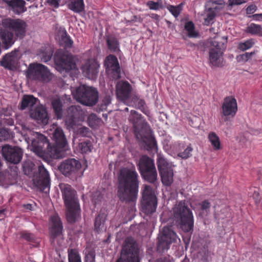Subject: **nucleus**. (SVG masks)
Segmentation results:
<instances>
[{
	"mask_svg": "<svg viewBox=\"0 0 262 262\" xmlns=\"http://www.w3.org/2000/svg\"><path fill=\"white\" fill-rule=\"evenodd\" d=\"M118 196L121 202H135L138 196L139 177L135 167L120 170L118 177Z\"/></svg>",
	"mask_w": 262,
	"mask_h": 262,
	"instance_id": "1",
	"label": "nucleus"
},
{
	"mask_svg": "<svg viewBox=\"0 0 262 262\" xmlns=\"http://www.w3.org/2000/svg\"><path fill=\"white\" fill-rule=\"evenodd\" d=\"M2 24L5 29H0V37L6 48L12 46L14 41V33L16 36L22 38L26 32V23L19 19L6 18Z\"/></svg>",
	"mask_w": 262,
	"mask_h": 262,
	"instance_id": "2",
	"label": "nucleus"
},
{
	"mask_svg": "<svg viewBox=\"0 0 262 262\" xmlns=\"http://www.w3.org/2000/svg\"><path fill=\"white\" fill-rule=\"evenodd\" d=\"M59 187L67 210V220L71 223H75L80 214V208L76 191L68 184L61 183Z\"/></svg>",
	"mask_w": 262,
	"mask_h": 262,
	"instance_id": "3",
	"label": "nucleus"
},
{
	"mask_svg": "<svg viewBox=\"0 0 262 262\" xmlns=\"http://www.w3.org/2000/svg\"><path fill=\"white\" fill-rule=\"evenodd\" d=\"M172 219L177 226L185 232L192 231L194 218L192 211L185 201H181L172 208Z\"/></svg>",
	"mask_w": 262,
	"mask_h": 262,
	"instance_id": "4",
	"label": "nucleus"
},
{
	"mask_svg": "<svg viewBox=\"0 0 262 262\" xmlns=\"http://www.w3.org/2000/svg\"><path fill=\"white\" fill-rule=\"evenodd\" d=\"M226 37H214L207 40L206 46L209 50V60L214 66H220L223 61L222 54L226 48Z\"/></svg>",
	"mask_w": 262,
	"mask_h": 262,
	"instance_id": "5",
	"label": "nucleus"
},
{
	"mask_svg": "<svg viewBox=\"0 0 262 262\" xmlns=\"http://www.w3.org/2000/svg\"><path fill=\"white\" fill-rule=\"evenodd\" d=\"M54 62L56 69L60 73L65 71L71 76L74 74L75 76L78 75V71L75 70L76 67L72 55L66 53L62 50L57 51L54 55Z\"/></svg>",
	"mask_w": 262,
	"mask_h": 262,
	"instance_id": "6",
	"label": "nucleus"
},
{
	"mask_svg": "<svg viewBox=\"0 0 262 262\" xmlns=\"http://www.w3.org/2000/svg\"><path fill=\"white\" fill-rule=\"evenodd\" d=\"M55 144L49 148L51 157L55 159L62 158L67 149L68 143L62 129L57 127L53 134Z\"/></svg>",
	"mask_w": 262,
	"mask_h": 262,
	"instance_id": "7",
	"label": "nucleus"
},
{
	"mask_svg": "<svg viewBox=\"0 0 262 262\" xmlns=\"http://www.w3.org/2000/svg\"><path fill=\"white\" fill-rule=\"evenodd\" d=\"M78 101L86 106H93L98 100V92L97 89L82 85L78 87L74 94Z\"/></svg>",
	"mask_w": 262,
	"mask_h": 262,
	"instance_id": "8",
	"label": "nucleus"
},
{
	"mask_svg": "<svg viewBox=\"0 0 262 262\" xmlns=\"http://www.w3.org/2000/svg\"><path fill=\"white\" fill-rule=\"evenodd\" d=\"M27 76L34 80L52 81L55 80L54 75L48 68L40 63H31L27 70Z\"/></svg>",
	"mask_w": 262,
	"mask_h": 262,
	"instance_id": "9",
	"label": "nucleus"
},
{
	"mask_svg": "<svg viewBox=\"0 0 262 262\" xmlns=\"http://www.w3.org/2000/svg\"><path fill=\"white\" fill-rule=\"evenodd\" d=\"M157 206V198L152 187L144 185L141 201L142 211L146 215L151 214L156 211Z\"/></svg>",
	"mask_w": 262,
	"mask_h": 262,
	"instance_id": "10",
	"label": "nucleus"
},
{
	"mask_svg": "<svg viewBox=\"0 0 262 262\" xmlns=\"http://www.w3.org/2000/svg\"><path fill=\"white\" fill-rule=\"evenodd\" d=\"M177 239L180 240L171 227H164L158 237L157 251L160 253L167 251L172 243L177 242Z\"/></svg>",
	"mask_w": 262,
	"mask_h": 262,
	"instance_id": "11",
	"label": "nucleus"
},
{
	"mask_svg": "<svg viewBox=\"0 0 262 262\" xmlns=\"http://www.w3.org/2000/svg\"><path fill=\"white\" fill-rule=\"evenodd\" d=\"M128 120L133 125L134 133L138 137L142 138L143 133L151 132L150 126L144 117L135 110H132Z\"/></svg>",
	"mask_w": 262,
	"mask_h": 262,
	"instance_id": "12",
	"label": "nucleus"
},
{
	"mask_svg": "<svg viewBox=\"0 0 262 262\" xmlns=\"http://www.w3.org/2000/svg\"><path fill=\"white\" fill-rule=\"evenodd\" d=\"M122 253L124 257L119 258L116 262H139L138 246L132 237L126 238Z\"/></svg>",
	"mask_w": 262,
	"mask_h": 262,
	"instance_id": "13",
	"label": "nucleus"
},
{
	"mask_svg": "<svg viewBox=\"0 0 262 262\" xmlns=\"http://www.w3.org/2000/svg\"><path fill=\"white\" fill-rule=\"evenodd\" d=\"M33 181L35 185L40 191L46 193L49 191L50 175L43 165L38 167L37 172L33 175Z\"/></svg>",
	"mask_w": 262,
	"mask_h": 262,
	"instance_id": "14",
	"label": "nucleus"
},
{
	"mask_svg": "<svg viewBox=\"0 0 262 262\" xmlns=\"http://www.w3.org/2000/svg\"><path fill=\"white\" fill-rule=\"evenodd\" d=\"M157 164L163 184L170 186L173 181V170L171 165L163 157L158 159Z\"/></svg>",
	"mask_w": 262,
	"mask_h": 262,
	"instance_id": "15",
	"label": "nucleus"
},
{
	"mask_svg": "<svg viewBox=\"0 0 262 262\" xmlns=\"http://www.w3.org/2000/svg\"><path fill=\"white\" fill-rule=\"evenodd\" d=\"M34 138L31 140V145L33 151L39 156H42L46 152H49L51 147L47 137L37 132L33 134Z\"/></svg>",
	"mask_w": 262,
	"mask_h": 262,
	"instance_id": "16",
	"label": "nucleus"
},
{
	"mask_svg": "<svg viewBox=\"0 0 262 262\" xmlns=\"http://www.w3.org/2000/svg\"><path fill=\"white\" fill-rule=\"evenodd\" d=\"M81 167V163L78 160L71 158L63 161L59 166V169L66 177L76 178Z\"/></svg>",
	"mask_w": 262,
	"mask_h": 262,
	"instance_id": "17",
	"label": "nucleus"
},
{
	"mask_svg": "<svg viewBox=\"0 0 262 262\" xmlns=\"http://www.w3.org/2000/svg\"><path fill=\"white\" fill-rule=\"evenodd\" d=\"M2 151L4 159L10 163L18 164L23 158V151L18 146L6 145L3 146Z\"/></svg>",
	"mask_w": 262,
	"mask_h": 262,
	"instance_id": "18",
	"label": "nucleus"
},
{
	"mask_svg": "<svg viewBox=\"0 0 262 262\" xmlns=\"http://www.w3.org/2000/svg\"><path fill=\"white\" fill-rule=\"evenodd\" d=\"M222 114L225 117H234L237 111L236 100L232 96L226 97L222 105Z\"/></svg>",
	"mask_w": 262,
	"mask_h": 262,
	"instance_id": "19",
	"label": "nucleus"
},
{
	"mask_svg": "<svg viewBox=\"0 0 262 262\" xmlns=\"http://www.w3.org/2000/svg\"><path fill=\"white\" fill-rule=\"evenodd\" d=\"M50 227L49 228L51 240L54 242L55 239L62 234L63 228L60 217L55 214L50 217Z\"/></svg>",
	"mask_w": 262,
	"mask_h": 262,
	"instance_id": "20",
	"label": "nucleus"
},
{
	"mask_svg": "<svg viewBox=\"0 0 262 262\" xmlns=\"http://www.w3.org/2000/svg\"><path fill=\"white\" fill-rule=\"evenodd\" d=\"M98 63L94 59L88 60L82 66L83 74L89 80H95L98 73Z\"/></svg>",
	"mask_w": 262,
	"mask_h": 262,
	"instance_id": "21",
	"label": "nucleus"
},
{
	"mask_svg": "<svg viewBox=\"0 0 262 262\" xmlns=\"http://www.w3.org/2000/svg\"><path fill=\"white\" fill-rule=\"evenodd\" d=\"M18 52L14 51L6 54L1 61V65L10 70L16 69L18 63Z\"/></svg>",
	"mask_w": 262,
	"mask_h": 262,
	"instance_id": "22",
	"label": "nucleus"
},
{
	"mask_svg": "<svg viewBox=\"0 0 262 262\" xmlns=\"http://www.w3.org/2000/svg\"><path fill=\"white\" fill-rule=\"evenodd\" d=\"M132 91L133 88L129 83H117L116 94L118 99L121 101L128 100Z\"/></svg>",
	"mask_w": 262,
	"mask_h": 262,
	"instance_id": "23",
	"label": "nucleus"
},
{
	"mask_svg": "<svg viewBox=\"0 0 262 262\" xmlns=\"http://www.w3.org/2000/svg\"><path fill=\"white\" fill-rule=\"evenodd\" d=\"M30 116L39 124L46 125L48 123L49 117L47 112L46 108L42 106L37 107L31 113Z\"/></svg>",
	"mask_w": 262,
	"mask_h": 262,
	"instance_id": "24",
	"label": "nucleus"
},
{
	"mask_svg": "<svg viewBox=\"0 0 262 262\" xmlns=\"http://www.w3.org/2000/svg\"><path fill=\"white\" fill-rule=\"evenodd\" d=\"M138 165L140 173L156 168L153 160L146 155L143 156L140 158Z\"/></svg>",
	"mask_w": 262,
	"mask_h": 262,
	"instance_id": "25",
	"label": "nucleus"
},
{
	"mask_svg": "<svg viewBox=\"0 0 262 262\" xmlns=\"http://www.w3.org/2000/svg\"><path fill=\"white\" fill-rule=\"evenodd\" d=\"M4 2L16 14H19L26 11V2L24 0H5Z\"/></svg>",
	"mask_w": 262,
	"mask_h": 262,
	"instance_id": "26",
	"label": "nucleus"
},
{
	"mask_svg": "<svg viewBox=\"0 0 262 262\" xmlns=\"http://www.w3.org/2000/svg\"><path fill=\"white\" fill-rule=\"evenodd\" d=\"M53 53V51L51 47H42L37 52V56L41 61L46 62L51 59Z\"/></svg>",
	"mask_w": 262,
	"mask_h": 262,
	"instance_id": "27",
	"label": "nucleus"
},
{
	"mask_svg": "<svg viewBox=\"0 0 262 262\" xmlns=\"http://www.w3.org/2000/svg\"><path fill=\"white\" fill-rule=\"evenodd\" d=\"M208 139L214 150H219L222 148L220 139L215 132H210L208 135Z\"/></svg>",
	"mask_w": 262,
	"mask_h": 262,
	"instance_id": "28",
	"label": "nucleus"
},
{
	"mask_svg": "<svg viewBox=\"0 0 262 262\" xmlns=\"http://www.w3.org/2000/svg\"><path fill=\"white\" fill-rule=\"evenodd\" d=\"M105 67L106 72L107 70H113L119 69V64L117 57L112 55L108 56L105 60Z\"/></svg>",
	"mask_w": 262,
	"mask_h": 262,
	"instance_id": "29",
	"label": "nucleus"
},
{
	"mask_svg": "<svg viewBox=\"0 0 262 262\" xmlns=\"http://www.w3.org/2000/svg\"><path fill=\"white\" fill-rule=\"evenodd\" d=\"M200 209L198 210L199 216L202 218L206 217L210 211L211 204L208 200H205L199 204Z\"/></svg>",
	"mask_w": 262,
	"mask_h": 262,
	"instance_id": "30",
	"label": "nucleus"
},
{
	"mask_svg": "<svg viewBox=\"0 0 262 262\" xmlns=\"http://www.w3.org/2000/svg\"><path fill=\"white\" fill-rule=\"evenodd\" d=\"M37 100V99L32 95L24 96L21 100L20 109L24 110L28 107L33 106L36 103Z\"/></svg>",
	"mask_w": 262,
	"mask_h": 262,
	"instance_id": "31",
	"label": "nucleus"
},
{
	"mask_svg": "<svg viewBox=\"0 0 262 262\" xmlns=\"http://www.w3.org/2000/svg\"><path fill=\"white\" fill-rule=\"evenodd\" d=\"M59 43L62 45L64 48H68L71 47L73 44V41L67 35L66 30H61L58 33Z\"/></svg>",
	"mask_w": 262,
	"mask_h": 262,
	"instance_id": "32",
	"label": "nucleus"
},
{
	"mask_svg": "<svg viewBox=\"0 0 262 262\" xmlns=\"http://www.w3.org/2000/svg\"><path fill=\"white\" fill-rule=\"evenodd\" d=\"M210 6L216 13L222 10L225 7V2L223 0L213 1L209 0L207 2L206 7Z\"/></svg>",
	"mask_w": 262,
	"mask_h": 262,
	"instance_id": "33",
	"label": "nucleus"
},
{
	"mask_svg": "<svg viewBox=\"0 0 262 262\" xmlns=\"http://www.w3.org/2000/svg\"><path fill=\"white\" fill-rule=\"evenodd\" d=\"M140 174L145 181L150 183H154L157 179V172L156 168Z\"/></svg>",
	"mask_w": 262,
	"mask_h": 262,
	"instance_id": "34",
	"label": "nucleus"
},
{
	"mask_svg": "<svg viewBox=\"0 0 262 262\" xmlns=\"http://www.w3.org/2000/svg\"><path fill=\"white\" fill-rule=\"evenodd\" d=\"M52 106L54 112L58 119L62 117L63 109L61 101L59 99H54L52 102Z\"/></svg>",
	"mask_w": 262,
	"mask_h": 262,
	"instance_id": "35",
	"label": "nucleus"
},
{
	"mask_svg": "<svg viewBox=\"0 0 262 262\" xmlns=\"http://www.w3.org/2000/svg\"><path fill=\"white\" fill-rule=\"evenodd\" d=\"M68 6L70 9L76 13L82 11L84 8L83 0H70Z\"/></svg>",
	"mask_w": 262,
	"mask_h": 262,
	"instance_id": "36",
	"label": "nucleus"
},
{
	"mask_svg": "<svg viewBox=\"0 0 262 262\" xmlns=\"http://www.w3.org/2000/svg\"><path fill=\"white\" fill-rule=\"evenodd\" d=\"M106 42L108 49L112 51L116 52L119 50V42L117 38L114 36H107Z\"/></svg>",
	"mask_w": 262,
	"mask_h": 262,
	"instance_id": "37",
	"label": "nucleus"
},
{
	"mask_svg": "<svg viewBox=\"0 0 262 262\" xmlns=\"http://www.w3.org/2000/svg\"><path fill=\"white\" fill-rule=\"evenodd\" d=\"M20 237L27 242L37 245L38 243V239L36 236L27 231H23L20 232Z\"/></svg>",
	"mask_w": 262,
	"mask_h": 262,
	"instance_id": "38",
	"label": "nucleus"
},
{
	"mask_svg": "<svg viewBox=\"0 0 262 262\" xmlns=\"http://www.w3.org/2000/svg\"><path fill=\"white\" fill-rule=\"evenodd\" d=\"M149 134V136L146 137L142 135V138H145L144 142L146 145L148 149L152 150L157 148V143L155 137L151 134V132L149 133H147Z\"/></svg>",
	"mask_w": 262,
	"mask_h": 262,
	"instance_id": "39",
	"label": "nucleus"
},
{
	"mask_svg": "<svg viewBox=\"0 0 262 262\" xmlns=\"http://www.w3.org/2000/svg\"><path fill=\"white\" fill-rule=\"evenodd\" d=\"M106 214L104 213H99L96 216L94 222L95 230L99 232L103 225L106 219Z\"/></svg>",
	"mask_w": 262,
	"mask_h": 262,
	"instance_id": "40",
	"label": "nucleus"
},
{
	"mask_svg": "<svg viewBox=\"0 0 262 262\" xmlns=\"http://www.w3.org/2000/svg\"><path fill=\"white\" fill-rule=\"evenodd\" d=\"M69 262H81L78 251L76 249H69L68 250Z\"/></svg>",
	"mask_w": 262,
	"mask_h": 262,
	"instance_id": "41",
	"label": "nucleus"
},
{
	"mask_svg": "<svg viewBox=\"0 0 262 262\" xmlns=\"http://www.w3.org/2000/svg\"><path fill=\"white\" fill-rule=\"evenodd\" d=\"M79 148L82 154H88L92 151L93 145L90 140H87L79 144Z\"/></svg>",
	"mask_w": 262,
	"mask_h": 262,
	"instance_id": "42",
	"label": "nucleus"
},
{
	"mask_svg": "<svg viewBox=\"0 0 262 262\" xmlns=\"http://www.w3.org/2000/svg\"><path fill=\"white\" fill-rule=\"evenodd\" d=\"M101 122V119L98 118L95 114H91L88 117V124L93 128H97Z\"/></svg>",
	"mask_w": 262,
	"mask_h": 262,
	"instance_id": "43",
	"label": "nucleus"
},
{
	"mask_svg": "<svg viewBox=\"0 0 262 262\" xmlns=\"http://www.w3.org/2000/svg\"><path fill=\"white\" fill-rule=\"evenodd\" d=\"M132 101L136 108L141 110L143 113L146 114L145 112V101L137 96H135L132 98Z\"/></svg>",
	"mask_w": 262,
	"mask_h": 262,
	"instance_id": "44",
	"label": "nucleus"
},
{
	"mask_svg": "<svg viewBox=\"0 0 262 262\" xmlns=\"http://www.w3.org/2000/svg\"><path fill=\"white\" fill-rule=\"evenodd\" d=\"M247 32L262 36V27L260 25L252 23L247 28Z\"/></svg>",
	"mask_w": 262,
	"mask_h": 262,
	"instance_id": "45",
	"label": "nucleus"
},
{
	"mask_svg": "<svg viewBox=\"0 0 262 262\" xmlns=\"http://www.w3.org/2000/svg\"><path fill=\"white\" fill-rule=\"evenodd\" d=\"M205 13L206 14V17L204 18V23L208 25L216 16V13L210 7L207 8L205 10Z\"/></svg>",
	"mask_w": 262,
	"mask_h": 262,
	"instance_id": "46",
	"label": "nucleus"
},
{
	"mask_svg": "<svg viewBox=\"0 0 262 262\" xmlns=\"http://www.w3.org/2000/svg\"><path fill=\"white\" fill-rule=\"evenodd\" d=\"M35 165L31 161H27L24 163L23 170L24 173L28 176H30L33 173Z\"/></svg>",
	"mask_w": 262,
	"mask_h": 262,
	"instance_id": "47",
	"label": "nucleus"
},
{
	"mask_svg": "<svg viewBox=\"0 0 262 262\" xmlns=\"http://www.w3.org/2000/svg\"><path fill=\"white\" fill-rule=\"evenodd\" d=\"M111 80H117L121 77L120 69L107 70L106 72Z\"/></svg>",
	"mask_w": 262,
	"mask_h": 262,
	"instance_id": "48",
	"label": "nucleus"
},
{
	"mask_svg": "<svg viewBox=\"0 0 262 262\" xmlns=\"http://www.w3.org/2000/svg\"><path fill=\"white\" fill-rule=\"evenodd\" d=\"M185 29L188 33L190 37H195L197 36V33L194 31V26L192 22L189 21L186 23Z\"/></svg>",
	"mask_w": 262,
	"mask_h": 262,
	"instance_id": "49",
	"label": "nucleus"
},
{
	"mask_svg": "<svg viewBox=\"0 0 262 262\" xmlns=\"http://www.w3.org/2000/svg\"><path fill=\"white\" fill-rule=\"evenodd\" d=\"M192 150V147L189 145L183 151L179 152L178 156L183 159H187L191 156V152Z\"/></svg>",
	"mask_w": 262,
	"mask_h": 262,
	"instance_id": "50",
	"label": "nucleus"
},
{
	"mask_svg": "<svg viewBox=\"0 0 262 262\" xmlns=\"http://www.w3.org/2000/svg\"><path fill=\"white\" fill-rule=\"evenodd\" d=\"M183 4H180L177 7H174L172 5H169L167 6V9L172 14L174 17H177L180 14L182 10V6Z\"/></svg>",
	"mask_w": 262,
	"mask_h": 262,
	"instance_id": "51",
	"label": "nucleus"
},
{
	"mask_svg": "<svg viewBox=\"0 0 262 262\" xmlns=\"http://www.w3.org/2000/svg\"><path fill=\"white\" fill-rule=\"evenodd\" d=\"M147 5L150 9L152 10H159L163 8V5L161 0L156 2L149 1L147 2Z\"/></svg>",
	"mask_w": 262,
	"mask_h": 262,
	"instance_id": "52",
	"label": "nucleus"
},
{
	"mask_svg": "<svg viewBox=\"0 0 262 262\" xmlns=\"http://www.w3.org/2000/svg\"><path fill=\"white\" fill-rule=\"evenodd\" d=\"M250 191L248 192V195L252 197L256 201L259 199V188L256 187L250 188Z\"/></svg>",
	"mask_w": 262,
	"mask_h": 262,
	"instance_id": "53",
	"label": "nucleus"
},
{
	"mask_svg": "<svg viewBox=\"0 0 262 262\" xmlns=\"http://www.w3.org/2000/svg\"><path fill=\"white\" fill-rule=\"evenodd\" d=\"M10 130L8 128H0V138L1 140H6L10 138Z\"/></svg>",
	"mask_w": 262,
	"mask_h": 262,
	"instance_id": "54",
	"label": "nucleus"
},
{
	"mask_svg": "<svg viewBox=\"0 0 262 262\" xmlns=\"http://www.w3.org/2000/svg\"><path fill=\"white\" fill-rule=\"evenodd\" d=\"M95 252L90 251L84 257V262H95Z\"/></svg>",
	"mask_w": 262,
	"mask_h": 262,
	"instance_id": "55",
	"label": "nucleus"
},
{
	"mask_svg": "<svg viewBox=\"0 0 262 262\" xmlns=\"http://www.w3.org/2000/svg\"><path fill=\"white\" fill-rule=\"evenodd\" d=\"M77 134L82 137H88L90 134V130L89 128L82 126L78 129Z\"/></svg>",
	"mask_w": 262,
	"mask_h": 262,
	"instance_id": "56",
	"label": "nucleus"
},
{
	"mask_svg": "<svg viewBox=\"0 0 262 262\" xmlns=\"http://www.w3.org/2000/svg\"><path fill=\"white\" fill-rule=\"evenodd\" d=\"M247 20L262 21V13L247 15Z\"/></svg>",
	"mask_w": 262,
	"mask_h": 262,
	"instance_id": "57",
	"label": "nucleus"
},
{
	"mask_svg": "<svg viewBox=\"0 0 262 262\" xmlns=\"http://www.w3.org/2000/svg\"><path fill=\"white\" fill-rule=\"evenodd\" d=\"M257 9V7L255 4L249 5L247 7V15H251L254 13Z\"/></svg>",
	"mask_w": 262,
	"mask_h": 262,
	"instance_id": "58",
	"label": "nucleus"
},
{
	"mask_svg": "<svg viewBox=\"0 0 262 262\" xmlns=\"http://www.w3.org/2000/svg\"><path fill=\"white\" fill-rule=\"evenodd\" d=\"M245 3V0H228V4L230 6L239 5Z\"/></svg>",
	"mask_w": 262,
	"mask_h": 262,
	"instance_id": "59",
	"label": "nucleus"
},
{
	"mask_svg": "<svg viewBox=\"0 0 262 262\" xmlns=\"http://www.w3.org/2000/svg\"><path fill=\"white\" fill-rule=\"evenodd\" d=\"M246 50V42H241L237 46L236 52L237 53H240L242 52H244Z\"/></svg>",
	"mask_w": 262,
	"mask_h": 262,
	"instance_id": "60",
	"label": "nucleus"
},
{
	"mask_svg": "<svg viewBox=\"0 0 262 262\" xmlns=\"http://www.w3.org/2000/svg\"><path fill=\"white\" fill-rule=\"evenodd\" d=\"M246 58V53H243L237 55L236 59L238 62H244Z\"/></svg>",
	"mask_w": 262,
	"mask_h": 262,
	"instance_id": "61",
	"label": "nucleus"
},
{
	"mask_svg": "<svg viewBox=\"0 0 262 262\" xmlns=\"http://www.w3.org/2000/svg\"><path fill=\"white\" fill-rule=\"evenodd\" d=\"M255 55V51L250 53L247 52V62H251L250 59Z\"/></svg>",
	"mask_w": 262,
	"mask_h": 262,
	"instance_id": "62",
	"label": "nucleus"
},
{
	"mask_svg": "<svg viewBox=\"0 0 262 262\" xmlns=\"http://www.w3.org/2000/svg\"><path fill=\"white\" fill-rule=\"evenodd\" d=\"M111 102V97L108 96H106L104 97L102 101V103L108 106Z\"/></svg>",
	"mask_w": 262,
	"mask_h": 262,
	"instance_id": "63",
	"label": "nucleus"
},
{
	"mask_svg": "<svg viewBox=\"0 0 262 262\" xmlns=\"http://www.w3.org/2000/svg\"><path fill=\"white\" fill-rule=\"evenodd\" d=\"M254 44V41L253 39H250L247 40V50L251 48Z\"/></svg>",
	"mask_w": 262,
	"mask_h": 262,
	"instance_id": "64",
	"label": "nucleus"
}]
</instances>
